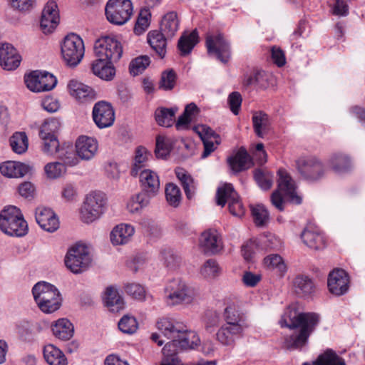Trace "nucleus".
<instances>
[{
  "instance_id": "obj_1",
  "label": "nucleus",
  "mask_w": 365,
  "mask_h": 365,
  "mask_svg": "<svg viewBox=\"0 0 365 365\" xmlns=\"http://www.w3.org/2000/svg\"><path fill=\"white\" fill-rule=\"evenodd\" d=\"M319 322L317 314L299 312L295 306H289L279 321L282 327L294 330V334L285 340L287 348L296 349L305 345Z\"/></svg>"
},
{
  "instance_id": "obj_2",
  "label": "nucleus",
  "mask_w": 365,
  "mask_h": 365,
  "mask_svg": "<svg viewBox=\"0 0 365 365\" xmlns=\"http://www.w3.org/2000/svg\"><path fill=\"white\" fill-rule=\"evenodd\" d=\"M157 327L165 337L172 339L170 342H175V349L178 353L194 349L200 343V338L195 332L187 331L182 324L172 319H160L157 322Z\"/></svg>"
},
{
  "instance_id": "obj_3",
  "label": "nucleus",
  "mask_w": 365,
  "mask_h": 365,
  "mask_svg": "<svg viewBox=\"0 0 365 365\" xmlns=\"http://www.w3.org/2000/svg\"><path fill=\"white\" fill-rule=\"evenodd\" d=\"M32 293L38 307L44 313H53L61 305L62 299L58 289L48 282L42 281L36 283Z\"/></svg>"
},
{
  "instance_id": "obj_4",
  "label": "nucleus",
  "mask_w": 365,
  "mask_h": 365,
  "mask_svg": "<svg viewBox=\"0 0 365 365\" xmlns=\"http://www.w3.org/2000/svg\"><path fill=\"white\" fill-rule=\"evenodd\" d=\"M278 190L271 195L272 204L279 211L284 210L285 201L282 194L292 203L299 205L302 202V198L295 192V184L291 176L284 170L278 171Z\"/></svg>"
},
{
  "instance_id": "obj_5",
  "label": "nucleus",
  "mask_w": 365,
  "mask_h": 365,
  "mask_svg": "<svg viewBox=\"0 0 365 365\" xmlns=\"http://www.w3.org/2000/svg\"><path fill=\"white\" fill-rule=\"evenodd\" d=\"M0 229L8 235L22 237L27 233L28 225L19 208L9 206L0 213Z\"/></svg>"
},
{
  "instance_id": "obj_6",
  "label": "nucleus",
  "mask_w": 365,
  "mask_h": 365,
  "mask_svg": "<svg viewBox=\"0 0 365 365\" xmlns=\"http://www.w3.org/2000/svg\"><path fill=\"white\" fill-rule=\"evenodd\" d=\"M197 295L198 293L195 288L180 279H174L170 281L165 288L166 302L170 306L190 304Z\"/></svg>"
},
{
  "instance_id": "obj_7",
  "label": "nucleus",
  "mask_w": 365,
  "mask_h": 365,
  "mask_svg": "<svg viewBox=\"0 0 365 365\" xmlns=\"http://www.w3.org/2000/svg\"><path fill=\"white\" fill-rule=\"evenodd\" d=\"M107 198L105 193L94 191L86 195L80 210V218L84 223L89 224L97 219L104 212Z\"/></svg>"
},
{
  "instance_id": "obj_8",
  "label": "nucleus",
  "mask_w": 365,
  "mask_h": 365,
  "mask_svg": "<svg viewBox=\"0 0 365 365\" xmlns=\"http://www.w3.org/2000/svg\"><path fill=\"white\" fill-rule=\"evenodd\" d=\"M64 261L71 272L78 274L88 268L91 258L88 247L83 244L76 243L68 250Z\"/></svg>"
},
{
  "instance_id": "obj_9",
  "label": "nucleus",
  "mask_w": 365,
  "mask_h": 365,
  "mask_svg": "<svg viewBox=\"0 0 365 365\" xmlns=\"http://www.w3.org/2000/svg\"><path fill=\"white\" fill-rule=\"evenodd\" d=\"M296 167L302 178L309 182L319 181L326 174L324 164L314 156L299 158L296 161Z\"/></svg>"
},
{
  "instance_id": "obj_10",
  "label": "nucleus",
  "mask_w": 365,
  "mask_h": 365,
  "mask_svg": "<svg viewBox=\"0 0 365 365\" xmlns=\"http://www.w3.org/2000/svg\"><path fill=\"white\" fill-rule=\"evenodd\" d=\"M84 52V43L78 35L70 34L64 38L61 45V53L68 66H77L81 61Z\"/></svg>"
},
{
  "instance_id": "obj_11",
  "label": "nucleus",
  "mask_w": 365,
  "mask_h": 365,
  "mask_svg": "<svg viewBox=\"0 0 365 365\" xmlns=\"http://www.w3.org/2000/svg\"><path fill=\"white\" fill-rule=\"evenodd\" d=\"M107 19L112 24L123 25L133 14L130 0H109L105 9Z\"/></svg>"
},
{
  "instance_id": "obj_12",
  "label": "nucleus",
  "mask_w": 365,
  "mask_h": 365,
  "mask_svg": "<svg viewBox=\"0 0 365 365\" xmlns=\"http://www.w3.org/2000/svg\"><path fill=\"white\" fill-rule=\"evenodd\" d=\"M94 52L98 58L115 62L120 58L123 48L120 42L115 38L104 36L95 42Z\"/></svg>"
},
{
  "instance_id": "obj_13",
  "label": "nucleus",
  "mask_w": 365,
  "mask_h": 365,
  "mask_svg": "<svg viewBox=\"0 0 365 365\" xmlns=\"http://www.w3.org/2000/svg\"><path fill=\"white\" fill-rule=\"evenodd\" d=\"M24 81L27 88L33 92L50 91L56 86L57 83L53 75L40 71H34L26 75Z\"/></svg>"
},
{
  "instance_id": "obj_14",
  "label": "nucleus",
  "mask_w": 365,
  "mask_h": 365,
  "mask_svg": "<svg viewBox=\"0 0 365 365\" xmlns=\"http://www.w3.org/2000/svg\"><path fill=\"white\" fill-rule=\"evenodd\" d=\"M205 44L209 55L215 56L225 63L230 57V46L222 33L206 36Z\"/></svg>"
},
{
  "instance_id": "obj_15",
  "label": "nucleus",
  "mask_w": 365,
  "mask_h": 365,
  "mask_svg": "<svg viewBox=\"0 0 365 365\" xmlns=\"http://www.w3.org/2000/svg\"><path fill=\"white\" fill-rule=\"evenodd\" d=\"M92 116L94 123L99 128L110 127L115 120V113L112 106L103 101L95 103Z\"/></svg>"
},
{
  "instance_id": "obj_16",
  "label": "nucleus",
  "mask_w": 365,
  "mask_h": 365,
  "mask_svg": "<svg viewBox=\"0 0 365 365\" xmlns=\"http://www.w3.org/2000/svg\"><path fill=\"white\" fill-rule=\"evenodd\" d=\"M349 276L341 269L331 272L328 277L327 286L329 292L336 296L344 294L349 289Z\"/></svg>"
},
{
  "instance_id": "obj_17",
  "label": "nucleus",
  "mask_w": 365,
  "mask_h": 365,
  "mask_svg": "<svg viewBox=\"0 0 365 365\" xmlns=\"http://www.w3.org/2000/svg\"><path fill=\"white\" fill-rule=\"evenodd\" d=\"M59 22L57 4L53 1H48L45 6L41 18L40 26L44 34L53 31Z\"/></svg>"
},
{
  "instance_id": "obj_18",
  "label": "nucleus",
  "mask_w": 365,
  "mask_h": 365,
  "mask_svg": "<svg viewBox=\"0 0 365 365\" xmlns=\"http://www.w3.org/2000/svg\"><path fill=\"white\" fill-rule=\"evenodd\" d=\"M35 218L38 225L45 231L53 232L59 227V221L52 210L38 207L36 210Z\"/></svg>"
},
{
  "instance_id": "obj_19",
  "label": "nucleus",
  "mask_w": 365,
  "mask_h": 365,
  "mask_svg": "<svg viewBox=\"0 0 365 365\" xmlns=\"http://www.w3.org/2000/svg\"><path fill=\"white\" fill-rule=\"evenodd\" d=\"M21 58L16 49L9 43L0 45V66L7 71L16 69L20 64Z\"/></svg>"
},
{
  "instance_id": "obj_20",
  "label": "nucleus",
  "mask_w": 365,
  "mask_h": 365,
  "mask_svg": "<svg viewBox=\"0 0 365 365\" xmlns=\"http://www.w3.org/2000/svg\"><path fill=\"white\" fill-rule=\"evenodd\" d=\"M76 154L82 160H90L98 150L97 140L91 137L80 136L76 142Z\"/></svg>"
},
{
  "instance_id": "obj_21",
  "label": "nucleus",
  "mask_w": 365,
  "mask_h": 365,
  "mask_svg": "<svg viewBox=\"0 0 365 365\" xmlns=\"http://www.w3.org/2000/svg\"><path fill=\"white\" fill-rule=\"evenodd\" d=\"M245 329L240 327H233L225 324L216 333V339L223 346H232L235 345L236 338L240 336Z\"/></svg>"
},
{
  "instance_id": "obj_22",
  "label": "nucleus",
  "mask_w": 365,
  "mask_h": 365,
  "mask_svg": "<svg viewBox=\"0 0 365 365\" xmlns=\"http://www.w3.org/2000/svg\"><path fill=\"white\" fill-rule=\"evenodd\" d=\"M305 245L314 250H322L326 247V240L322 232L312 227H306L301 234Z\"/></svg>"
},
{
  "instance_id": "obj_23",
  "label": "nucleus",
  "mask_w": 365,
  "mask_h": 365,
  "mask_svg": "<svg viewBox=\"0 0 365 365\" xmlns=\"http://www.w3.org/2000/svg\"><path fill=\"white\" fill-rule=\"evenodd\" d=\"M135 233V228L129 224L122 223L116 225L112 230L110 238L113 245H123L128 244Z\"/></svg>"
},
{
  "instance_id": "obj_24",
  "label": "nucleus",
  "mask_w": 365,
  "mask_h": 365,
  "mask_svg": "<svg viewBox=\"0 0 365 365\" xmlns=\"http://www.w3.org/2000/svg\"><path fill=\"white\" fill-rule=\"evenodd\" d=\"M223 317L226 324L233 327H240L242 329H245L248 327L247 317L245 313L235 304H230L225 309Z\"/></svg>"
},
{
  "instance_id": "obj_25",
  "label": "nucleus",
  "mask_w": 365,
  "mask_h": 365,
  "mask_svg": "<svg viewBox=\"0 0 365 365\" xmlns=\"http://www.w3.org/2000/svg\"><path fill=\"white\" fill-rule=\"evenodd\" d=\"M200 245L205 253L217 254L222 248V242L216 231H205L200 239Z\"/></svg>"
},
{
  "instance_id": "obj_26",
  "label": "nucleus",
  "mask_w": 365,
  "mask_h": 365,
  "mask_svg": "<svg viewBox=\"0 0 365 365\" xmlns=\"http://www.w3.org/2000/svg\"><path fill=\"white\" fill-rule=\"evenodd\" d=\"M148 42L152 49L155 52L160 58H163L167 53V38L166 35L160 31L154 30L148 34Z\"/></svg>"
},
{
  "instance_id": "obj_27",
  "label": "nucleus",
  "mask_w": 365,
  "mask_h": 365,
  "mask_svg": "<svg viewBox=\"0 0 365 365\" xmlns=\"http://www.w3.org/2000/svg\"><path fill=\"white\" fill-rule=\"evenodd\" d=\"M30 169V166L20 162L7 161L0 164L1 173L8 178L23 177Z\"/></svg>"
},
{
  "instance_id": "obj_28",
  "label": "nucleus",
  "mask_w": 365,
  "mask_h": 365,
  "mask_svg": "<svg viewBox=\"0 0 365 365\" xmlns=\"http://www.w3.org/2000/svg\"><path fill=\"white\" fill-rule=\"evenodd\" d=\"M111 62L102 58H98L92 63L91 68L93 74L106 81L112 80L115 74V71Z\"/></svg>"
},
{
  "instance_id": "obj_29",
  "label": "nucleus",
  "mask_w": 365,
  "mask_h": 365,
  "mask_svg": "<svg viewBox=\"0 0 365 365\" xmlns=\"http://www.w3.org/2000/svg\"><path fill=\"white\" fill-rule=\"evenodd\" d=\"M140 182L143 190L150 193H158L160 188L158 175L151 170L144 169L139 173Z\"/></svg>"
},
{
  "instance_id": "obj_30",
  "label": "nucleus",
  "mask_w": 365,
  "mask_h": 365,
  "mask_svg": "<svg viewBox=\"0 0 365 365\" xmlns=\"http://www.w3.org/2000/svg\"><path fill=\"white\" fill-rule=\"evenodd\" d=\"M156 194L150 193L146 190L142 189V190L131 197L128 203V208L129 211L132 213H136L146 207L148 206L150 202V199L153 197Z\"/></svg>"
},
{
  "instance_id": "obj_31",
  "label": "nucleus",
  "mask_w": 365,
  "mask_h": 365,
  "mask_svg": "<svg viewBox=\"0 0 365 365\" xmlns=\"http://www.w3.org/2000/svg\"><path fill=\"white\" fill-rule=\"evenodd\" d=\"M328 164L336 173H344L351 168V160L349 155L342 153L333 154L329 159Z\"/></svg>"
},
{
  "instance_id": "obj_32",
  "label": "nucleus",
  "mask_w": 365,
  "mask_h": 365,
  "mask_svg": "<svg viewBox=\"0 0 365 365\" xmlns=\"http://www.w3.org/2000/svg\"><path fill=\"white\" fill-rule=\"evenodd\" d=\"M252 123L255 133L259 138H264L270 130V119L264 112H255L252 115Z\"/></svg>"
},
{
  "instance_id": "obj_33",
  "label": "nucleus",
  "mask_w": 365,
  "mask_h": 365,
  "mask_svg": "<svg viewBox=\"0 0 365 365\" xmlns=\"http://www.w3.org/2000/svg\"><path fill=\"white\" fill-rule=\"evenodd\" d=\"M70 94L79 101L93 99L94 93L93 89L76 80H71L68 84Z\"/></svg>"
},
{
  "instance_id": "obj_34",
  "label": "nucleus",
  "mask_w": 365,
  "mask_h": 365,
  "mask_svg": "<svg viewBox=\"0 0 365 365\" xmlns=\"http://www.w3.org/2000/svg\"><path fill=\"white\" fill-rule=\"evenodd\" d=\"M179 27V20L177 13L170 11L167 13L161 21L160 32L166 35L167 38H173Z\"/></svg>"
},
{
  "instance_id": "obj_35",
  "label": "nucleus",
  "mask_w": 365,
  "mask_h": 365,
  "mask_svg": "<svg viewBox=\"0 0 365 365\" xmlns=\"http://www.w3.org/2000/svg\"><path fill=\"white\" fill-rule=\"evenodd\" d=\"M53 335L61 340H68L73 334V326L67 319H59L52 325Z\"/></svg>"
},
{
  "instance_id": "obj_36",
  "label": "nucleus",
  "mask_w": 365,
  "mask_h": 365,
  "mask_svg": "<svg viewBox=\"0 0 365 365\" xmlns=\"http://www.w3.org/2000/svg\"><path fill=\"white\" fill-rule=\"evenodd\" d=\"M293 284L295 292L303 297L311 295L315 291L314 283L308 276H297L293 281Z\"/></svg>"
},
{
  "instance_id": "obj_37",
  "label": "nucleus",
  "mask_w": 365,
  "mask_h": 365,
  "mask_svg": "<svg viewBox=\"0 0 365 365\" xmlns=\"http://www.w3.org/2000/svg\"><path fill=\"white\" fill-rule=\"evenodd\" d=\"M227 162L232 170L238 173L249 168L250 158L247 150L240 148L235 156L227 159Z\"/></svg>"
},
{
  "instance_id": "obj_38",
  "label": "nucleus",
  "mask_w": 365,
  "mask_h": 365,
  "mask_svg": "<svg viewBox=\"0 0 365 365\" xmlns=\"http://www.w3.org/2000/svg\"><path fill=\"white\" fill-rule=\"evenodd\" d=\"M43 356L50 365H66L67 359L63 353L52 344L43 348Z\"/></svg>"
},
{
  "instance_id": "obj_39",
  "label": "nucleus",
  "mask_w": 365,
  "mask_h": 365,
  "mask_svg": "<svg viewBox=\"0 0 365 365\" xmlns=\"http://www.w3.org/2000/svg\"><path fill=\"white\" fill-rule=\"evenodd\" d=\"M198 42V33L193 30L190 34L184 33L178 40V48L182 56L189 54Z\"/></svg>"
},
{
  "instance_id": "obj_40",
  "label": "nucleus",
  "mask_w": 365,
  "mask_h": 365,
  "mask_svg": "<svg viewBox=\"0 0 365 365\" xmlns=\"http://www.w3.org/2000/svg\"><path fill=\"white\" fill-rule=\"evenodd\" d=\"M104 301L106 307L113 312H118L123 308V299L118 290L113 287L106 289Z\"/></svg>"
},
{
  "instance_id": "obj_41",
  "label": "nucleus",
  "mask_w": 365,
  "mask_h": 365,
  "mask_svg": "<svg viewBox=\"0 0 365 365\" xmlns=\"http://www.w3.org/2000/svg\"><path fill=\"white\" fill-rule=\"evenodd\" d=\"M175 342H168L162 349L163 358L160 365H183L175 351Z\"/></svg>"
},
{
  "instance_id": "obj_42",
  "label": "nucleus",
  "mask_w": 365,
  "mask_h": 365,
  "mask_svg": "<svg viewBox=\"0 0 365 365\" xmlns=\"http://www.w3.org/2000/svg\"><path fill=\"white\" fill-rule=\"evenodd\" d=\"M177 108H158L155 112V118L158 124L160 126L170 127L173 125Z\"/></svg>"
},
{
  "instance_id": "obj_43",
  "label": "nucleus",
  "mask_w": 365,
  "mask_h": 365,
  "mask_svg": "<svg viewBox=\"0 0 365 365\" xmlns=\"http://www.w3.org/2000/svg\"><path fill=\"white\" fill-rule=\"evenodd\" d=\"M243 86L264 88L267 86V74L263 71H254L250 75L245 76Z\"/></svg>"
},
{
  "instance_id": "obj_44",
  "label": "nucleus",
  "mask_w": 365,
  "mask_h": 365,
  "mask_svg": "<svg viewBox=\"0 0 365 365\" xmlns=\"http://www.w3.org/2000/svg\"><path fill=\"white\" fill-rule=\"evenodd\" d=\"M176 175L181 182L185 193L188 199L192 198L196 190L194 179L182 170L176 171Z\"/></svg>"
},
{
  "instance_id": "obj_45",
  "label": "nucleus",
  "mask_w": 365,
  "mask_h": 365,
  "mask_svg": "<svg viewBox=\"0 0 365 365\" xmlns=\"http://www.w3.org/2000/svg\"><path fill=\"white\" fill-rule=\"evenodd\" d=\"M149 153L144 147H138L135 150V155L133 160V164L130 170L132 176H137L145 166V162L148 159Z\"/></svg>"
},
{
  "instance_id": "obj_46",
  "label": "nucleus",
  "mask_w": 365,
  "mask_h": 365,
  "mask_svg": "<svg viewBox=\"0 0 365 365\" xmlns=\"http://www.w3.org/2000/svg\"><path fill=\"white\" fill-rule=\"evenodd\" d=\"M9 142L13 151L16 153L22 154L28 149V138L24 132L15 133L10 138Z\"/></svg>"
},
{
  "instance_id": "obj_47",
  "label": "nucleus",
  "mask_w": 365,
  "mask_h": 365,
  "mask_svg": "<svg viewBox=\"0 0 365 365\" xmlns=\"http://www.w3.org/2000/svg\"><path fill=\"white\" fill-rule=\"evenodd\" d=\"M172 140L165 136L158 135L156 138V145L155 153L158 158L165 159L169 155L172 150Z\"/></svg>"
},
{
  "instance_id": "obj_48",
  "label": "nucleus",
  "mask_w": 365,
  "mask_h": 365,
  "mask_svg": "<svg viewBox=\"0 0 365 365\" xmlns=\"http://www.w3.org/2000/svg\"><path fill=\"white\" fill-rule=\"evenodd\" d=\"M254 222L258 227L267 225L269 220V215L266 207L261 204L250 206Z\"/></svg>"
},
{
  "instance_id": "obj_49",
  "label": "nucleus",
  "mask_w": 365,
  "mask_h": 365,
  "mask_svg": "<svg viewBox=\"0 0 365 365\" xmlns=\"http://www.w3.org/2000/svg\"><path fill=\"white\" fill-rule=\"evenodd\" d=\"M264 264L268 269L276 270L280 275H283L287 270L282 258L277 254H272L264 257Z\"/></svg>"
},
{
  "instance_id": "obj_50",
  "label": "nucleus",
  "mask_w": 365,
  "mask_h": 365,
  "mask_svg": "<svg viewBox=\"0 0 365 365\" xmlns=\"http://www.w3.org/2000/svg\"><path fill=\"white\" fill-rule=\"evenodd\" d=\"M315 365H346L344 360L339 356L334 351L327 350L321 354L317 361Z\"/></svg>"
},
{
  "instance_id": "obj_51",
  "label": "nucleus",
  "mask_w": 365,
  "mask_h": 365,
  "mask_svg": "<svg viewBox=\"0 0 365 365\" xmlns=\"http://www.w3.org/2000/svg\"><path fill=\"white\" fill-rule=\"evenodd\" d=\"M220 273L221 268L216 260L213 259L205 261L200 269V274L207 279H214L218 277Z\"/></svg>"
},
{
  "instance_id": "obj_52",
  "label": "nucleus",
  "mask_w": 365,
  "mask_h": 365,
  "mask_svg": "<svg viewBox=\"0 0 365 365\" xmlns=\"http://www.w3.org/2000/svg\"><path fill=\"white\" fill-rule=\"evenodd\" d=\"M150 63L148 56H140L131 61L129 65L130 73L135 76L142 73Z\"/></svg>"
},
{
  "instance_id": "obj_53",
  "label": "nucleus",
  "mask_w": 365,
  "mask_h": 365,
  "mask_svg": "<svg viewBox=\"0 0 365 365\" xmlns=\"http://www.w3.org/2000/svg\"><path fill=\"white\" fill-rule=\"evenodd\" d=\"M76 155V152L75 153L73 147L70 145L61 148L58 153V156L63 161V164L69 166L76 165L79 163Z\"/></svg>"
},
{
  "instance_id": "obj_54",
  "label": "nucleus",
  "mask_w": 365,
  "mask_h": 365,
  "mask_svg": "<svg viewBox=\"0 0 365 365\" xmlns=\"http://www.w3.org/2000/svg\"><path fill=\"white\" fill-rule=\"evenodd\" d=\"M60 123L58 120L51 118L46 120L41 125L39 131L41 138L56 136L55 133L58 130Z\"/></svg>"
},
{
  "instance_id": "obj_55",
  "label": "nucleus",
  "mask_w": 365,
  "mask_h": 365,
  "mask_svg": "<svg viewBox=\"0 0 365 365\" xmlns=\"http://www.w3.org/2000/svg\"><path fill=\"white\" fill-rule=\"evenodd\" d=\"M165 197L171 206L178 207L181 200L180 188L173 183H168L165 187Z\"/></svg>"
},
{
  "instance_id": "obj_56",
  "label": "nucleus",
  "mask_w": 365,
  "mask_h": 365,
  "mask_svg": "<svg viewBox=\"0 0 365 365\" xmlns=\"http://www.w3.org/2000/svg\"><path fill=\"white\" fill-rule=\"evenodd\" d=\"M229 190H231L233 192H236L232 185L228 183L224 184L217 188L216 200L218 205L224 207L226 203L229 204L230 201H232V198L230 195L231 194V191Z\"/></svg>"
},
{
  "instance_id": "obj_57",
  "label": "nucleus",
  "mask_w": 365,
  "mask_h": 365,
  "mask_svg": "<svg viewBox=\"0 0 365 365\" xmlns=\"http://www.w3.org/2000/svg\"><path fill=\"white\" fill-rule=\"evenodd\" d=\"M118 325L119 329L125 334H133L138 329V323L135 318L130 315L123 316Z\"/></svg>"
},
{
  "instance_id": "obj_58",
  "label": "nucleus",
  "mask_w": 365,
  "mask_h": 365,
  "mask_svg": "<svg viewBox=\"0 0 365 365\" xmlns=\"http://www.w3.org/2000/svg\"><path fill=\"white\" fill-rule=\"evenodd\" d=\"M254 176L257 183L261 188L268 190L271 187L274 178L271 173L257 170L255 172Z\"/></svg>"
},
{
  "instance_id": "obj_59",
  "label": "nucleus",
  "mask_w": 365,
  "mask_h": 365,
  "mask_svg": "<svg viewBox=\"0 0 365 365\" xmlns=\"http://www.w3.org/2000/svg\"><path fill=\"white\" fill-rule=\"evenodd\" d=\"M261 246L265 251L277 250L282 247V242L279 237L269 234L262 237Z\"/></svg>"
},
{
  "instance_id": "obj_60",
  "label": "nucleus",
  "mask_w": 365,
  "mask_h": 365,
  "mask_svg": "<svg viewBox=\"0 0 365 365\" xmlns=\"http://www.w3.org/2000/svg\"><path fill=\"white\" fill-rule=\"evenodd\" d=\"M194 130L200 136L201 140H209L212 138L217 144L220 143V135L205 125H198L194 127Z\"/></svg>"
},
{
  "instance_id": "obj_61",
  "label": "nucleus",
  "mask_w": 365,
  "mask_h": 365,
  "mask_svg": "<svg viewBox=\"0 0 365 365\" xmlns=\"http://www.w3.org/2000/svg\"><path fill=\"white\" fill-rule=\"evenodd\" d=\"M176 78V73L173 69L163 72L160 88L165 91L172 90L175 85Z\"/></svg>"
},
{
  "instance_id": "obj_62",
  "label": "nucleus",
  "mask_w": 365,
  "mask_h": 365,
  "mask_svg": "<svg viewBox=\"0 0 365 365\" xmlns=\"http://www.w3.org/2000/svg\"><path fill=\"white\" fill-rule=\"evenodd\" d=\"M45 173L49 178H57L66 172V167L63 163L59 162L49 163L45 165Z\"/></svg>"
},
{
  "instance_id": "obj_63",
  "label": "nucleus",
  "mask_w": 365,
  "mask_h": 365,
  "mask_svg": "<svg viewBox=\"0 0 365 365\" xmlns=\"http://www.w3.org/2000/svg\"><path fill=\"white\" fill-rule=\"evenodd\" d=\"M17 333L24 341H30L32 339L33 334V324L26 320L19 322L16 325Z\"/></svg>"
},
{
  "instance_id": "obj_64",
  "label": "nucleus",
  "mask_w": 365,
  "mask_h": 365,
  "mask_svg": "<svg viewBox=\"0 0 365 365\" xmlns=\"http://www.w3.org/2000/svg\"><path fill=\"white\" fill-rule=\"evenodd\" d=\"M161 260L164 264L171 269L176 267L180 263V257L170 249H164L160 252Z\"/></svg>"
}]
</instances>
